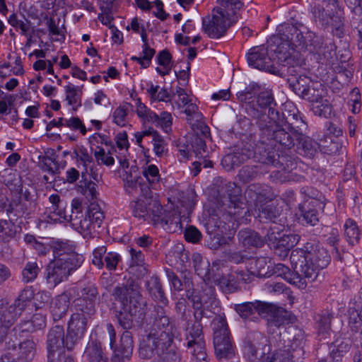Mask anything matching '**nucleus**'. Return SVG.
<instances>
[{
	"mask_svg": "<svg viewBox=\"0 0 362 362\" xmlns=\"http://www.w3.org/2000/svg\"><path fill=\"white\" fill-rule=\"evenodd\" d=\"M287 73L291 75L287 79L289 88L300 98L313 103H318L324 97L325 90L321 83L313 81L305 75L296 76L294 66L287 68Z\"/></svg>",
	"mask_w": 362,
	"mask_h": 362,
	"instance_id": "nucleus-9",
	"label": "nucleus"
},
{
	"mask_svg": "<svg viewBox=\"0 0 362 362\" xmlns=\"http://www.w3.org/2000/svg\"><path fill=\"white\" fill-rule=\"evenodd\" d=\"M95 315H89L86 311L75 310L68 322L66 332L67 350L71 351L75 345L83 337L88 322Z\"/></svg>",
	"mask_w": 362,
	"mask_h": 362,
	"instance_id": "nucleus-12",
	"label": "nucleus"
},
{
	"mask_svg": "<svg viewBox=\"0 0 362 362\" xmlns=\"http://www.w3.org/2000/svg\"><path fill=\"white\" fill-rule=\"evenodd\" d=\"M239 241L245 247H260L264 245V240L257 232L251 229H243L238 232Z\"/></svg>",
	"mask_w": 362,
	"mask_h": 362,
	"instance_id": "nucleus-27",
	"label": "nucleus"
},
{
	"mask_svg": "<svg viewBox=\"0 0 362 362\" xmlns=\"http://www.w3.org/2000/svg\"><path fill=\"white\" fill-rule=\"evenodd\" d=\"M8 22L14 28H19L23 35H28L30 23L28 20H25V22L22 19H20L16 13H12L9 16Z\"/></svg>",
	"mask_w": 362,
	"mask_h": 362,
	"instance_id": "nucleus-54",
	"label": "nucleus"
},
{
	"mask_svg": "<svg viewBox=\"0 0 362 362\" xmlns=\"http://www.w3.org/2000/svg\"><path fill=\"white\" fill-rule=\"evenodd\" d=\"M255 152V159L257 162L266 165H272L274 159L278 156V153L276 151L269 149L268 145L265 144V141H262L260 145L256 147Z\"/></svg>",
	"mask_w": 362,
	"mask_h": 362,
	"instance_id": "nucleus-29",
	"label": "nucleus"
},
{
	"mask_svg": "<svg viewBox=\"0 0 362 362\" xmlns=\"http://www.w3.org/2000/svg\"><path fill=\"white\" fill-rule=\"evenodd\" d=\"M97 148L98 150L96 149L94 152V156L98 163L105 164L108 166L114 164L115 160L113 157L109 156L111 153L110 151L106 153L102 147L98 146Z\"/></svg>",
	"mask_w": 362,
	"mask_h": 362,
	"instance_id": "nucleus-62",
	"label": "nucleus"
},
{
	"mask_svg": "<svg viewBox=\"0 0 362 362\" xmlns=\"http://www.w3.org/2000/svg\"><path fill=\"white\" fill-rule=\"evenodd\" d=\"M337 47L331 40H326V43L322 45L320 50L317 52L320 56H322L327 61H329L336 56Z\"/></svg>",
	"mask_w": 362,
	"mask_h": 362,
	"instance_id": "nucleus-59",
	"label": "nucleus"
},
{
	"mask_svg": "<svg viewBox=\"0 0 362 362\" xmlns=\"http://www.w3.org/2000/svg\"><path fill=\"white\" fill-rule=\"evenodd\" d=\"M344 238L349 245L354 246L360 243L361 230L354 220L346 219L344 225Z\"/></svg>",
	"mask_w": 362,
	"mask_h": 362,
	"instance_id": "nucleus-30",
	"label": "nucleus"
},
{
	"mask_svg": "<svg viewBox=\"0 0 362 362\" xmlns=\"http://www.w3.org/2000/svg\"><path fill=\"white\" fill-rule=\"evenodd\" d=\"M202 329V323L195 322H194L191 327L186 329V339L187 340V346H191L192 342L198 341V339H204Z\"/></svg>",
	"mask_w": 362,
	"mask_h": 362,
	"instance_id": "nucleus-44",
	"label": "nucleus"
},
{
	"mask_svg": "<svg viewBox=\"0 0 362 362\" xmlns=\"http://www.w3.org/2000/svg\"><path fill=\"white\" fill-rule=\"evenodd\" d=\"M170 261H173L175 263L184 264L189 261L188 252H187L182 244L175 245L170 250H169L167 255Z\"/></svg>",
	"mask_w": 362,
	"mask_h": 362,
	"instance_id": "nucleus-43",
	"label": "nucleus"
},
{
	"mask_svg": "<svg viewBox=\"0 0 362 362\" xmlns=\"http://www.w3.org/2000/svg\"><path fill=\"white\" fill-rule=\"evenodd\" d=\"M134 341L132 333L125 330L120 338L119 344L114 350L112 362H129L133 352Z\"/></svg>",
	"mask_w": 362,
	"mask_h": 362,
	"instance_id": "nucleus-20",
	"label": "nucleus"
},
{
	"mask_svg": "<svg viewBox=\"0 0 362 362\" xmlns=\"http://www.w3.org/2000/svg\"><path fill=\"white\" fill-rule=\"evenodd\" d=\"M284 226L281 224L270 226L264 238V243H267L270 248L276 250L277 244L284 234Z\"/></svg>",
	"mask_w": 362,
	"mask_h": 362,
	"instance_id": "nucleus-37",
	"label": "nucleus"
},
{
	"mask_svg": "<svg viewBox=\"0 0 362 362\" xmlns=\"http://www.w3.org/2000/svg\"><path fill=\"white\" fill-rule=\"evenodd\" d=\"M98 298V288L95 284L88 283L81 290L80 296L74 301L75 310L84 312L89 315H95V303Z\"/></svg>",
	"mask_w": 362,
	"mask_h": 362,
	"instance_id": "nucleus-15",
	"label": "nucleus"
},
{
	"mask_svg": "<svg viewBox=\"0 0 362 362\" xmlns=\"http://www.w3.org/2000/svg\"><path fill=\"white\" fill-rule=\"evenodd\" d=\"M66 93V100L69 106L72 107L74 111H76L81 106V95L82 88L75 86L74 84L69 83L64 87Z\"/></svg>",
	"mask_w": 362,
	"mask_h": 362,
	"instance_id": "nucleus-31",
	"label": "nucleus"
},
{
	"mask_svg": "<svg viewBox=\"0 0 362 362\" xmlns=\"http://www.w3.org/2000/svg\"><path fill=\"white\" fill-rule=\"evenodd\" d=\"M269 194L268 186L259 183L250 185L245 192V197L256 206L269 199Z\"/></svg>",
	"mask_w": 362,
	"mask_h": 362,
	"instance_id": "nucleus-25",
	"label": "nucleus"
},
{
	"mask_svg": "<svg viewBox=\"0 0 362 362\" xmlns=\"http://www.w3.org/2000/svg\"><path fill=\"white\" fill-rule=\"evenodd\" d=\"M267 339L261 334H255L245 343L244 354L250 362H263L270 351Z\"/></svg>",
	"mask_w": 362,
	"mask_h": 362,
	"instance_id": "nucleus-13",
	"label": "nucleus"
},
{
	"mask_svg": "<svg viewBox=\"0 0 362 362\" xmlns=\"http://www.w3.org/2000/svg\"><path fill=\"white\" fill-rule=\"evenodd\" d=\"M148 325H150L149 332L139 346V355L142 358H151L156 353L170 354L173 356L181 354L174 343V338L179 334L178 330L163 305L153 306Z\"/></svg>",
	"mask_w": 362,
	"mask_h": 362,
	"instance_id": "nucleus-1",
	"label": "nucleus"
},
{
	"mask_svg": "<svg viewBox=\"0 0 362 362\" xmlns=\"http://www.w3.org/2000/svg\"><path fill=\"white\" fill-rule=\"evenodd\" d=\"M121 260V256L115 252H107L104 257V264L105 263V267L109 271L115 270Z\"/></svg>",
	"mask_w": 362,
	"mask_h": 362,
	"instance_id": "nucleus-61",
	"label": "nucleus"
},
{
	"mask_svg": "<svg viewBox=\"0 0 362 362\" xmlns=\"http://www.w3.org/2000/svg\"><path fill=\"white\" fill-rule=\"evenodd\" d=\"M325 204L320 199L306 201L303 205L299 206L300 216L308 225L315 226L320 221V211H323Z\"/></svg>",
	"mask_w": 362,
	"mask_h": 362,
	"instance_id": "nucleus-18",
	"label": "nucleus"
},
{
	"mask_svg": "<svg viewBox=\"0 0 362 362\" xmlns=\"http://www.w3.org/2000/svg\"><path fill=\"white\" fill-rule=\"evenodd\" d=\"M215 355L218 360L231 359L235 355L231 336L213 339Z\"/></svg>",
	"mask_w": 362,
	"mask_h": 362,
	"instance_id": "nucleus-23",
	"label": "nucleus"
},
{
	"mask_svg": "<svg viewBox=\"0 0 362 362\" xmlns=\"http://www.w3.org/2000/svg\"><path fill=\"white\" fill-rule=\"evenodd\" d=\"M107 254V247L104 245L95 248L93 252L92 262L99 269L104 266V257Z\"/></svg>",
	"mask_w": 362,
	"mask_h": 362,
	"instance_id": "nucleus-63",
	"label": "nucleus"
},
{
	"mask_svg": "<svg viewBox=\"0 0 362 362\" xmlns=\"http://www.w3.org/2000/svg\"><path fill=\"white\" fill-rule=\"evenodd\" d=\"M115 300L119 301L124 309L139 317L144 313L145 302L139 291V285L133 280L129 279L124 284L116 286L112 293Z\"/></svg>",
	"mask_w": 362,
	"mask_h": 362,
	"instance_id": "nucleus-10",
	"label": "nucleus"
},
{
	"mask_svg": "<svg viewBox=\"0 0 362 362\" xmlns=\"http://www.w3.org/2000/svg\"><path fill=\"white\" fill-rule=\"evenodd\" d=\"M39 267L36 262H28L23 270V281L26 283L35 280L39 272Z\"/></svg>",
	"mask_w": 362,
	"mask_h": 362,
	"instance_id": "nucleus-58",
	"label": "nucleus"
},
{
	"mask_svg": "<svg viewBox=\"0 0 362 362\" xmlns=\"http://www.w3.org/2000/svg\"><path fill=\"white\" fill-rule=\"evenodd\" d=\"M66 341V334L65 335L64 329L62 326L56 325L52 327L47 334V352L60 351L63 348H66L67 349Z\"/></svg>",
	"mask_w": 362,
	"mask_h": 362,
	"instance_id": "nucleus-21",
	"label": "nucleus"
},
{
	"mask_svg": "<svg viewBox=\"0 0 362 362\" xmlns=\"http://www.w3.org/2000/svg\"><path fill=\"white\" fill-rule=\"evenodd\" d=\"M269 267L265 257L250 259L248 271L253 276L264 277L268 274Z\"/></svg>",
	"mask_w": 362,
	"mask_h": 362,
	"instance_id": "nucleus-36",
	"label": "nucleus"
},
{
	"mask_svg": "<svg viewBox=\"0 0 362 362\" xmlns=\"http://www.w3.org/2000/svg\"><path fill=\"white\" fill-rule=\"evenodd\" d=\"M307 43L303 47L309 49L310 52L317 53L318 50L322 47V45L326 43V40L323 37L317 35L316 33L312 31H308L306 35L304 36Z\"/></svg>",
	"mask_w": 362,
	"mask_h": 362,
	"instance_id": "nucleus-40",
	"label": "nucleus"
},
{
	"mask_svg": "<svg viewBox=\"0 0 362 362\" xmlns=\"http://www.w3.org/2000/svg\"><path fill=\"white\" fill-rule=\"evenodd\" d=\"M261 218H265L275 223L276 219L280 216L281 211L274 203L262 206L260 204L259 208Z\"/></svg>",
	"mask_w": 362,
	"mask_h": 362,
	"instance_id": "nucleus-45",
	"label": "nucleus"
},
{
	"mask_svg": "<svg viewBox=\"0 0 362 362\" xmlns=\"http://www.w3.org/2000/svg\"><path fill=\"white\" fill-rule=\"evenodd\" d=\"M21 314L22 312L13 304L8 307L0 305V344L6 339L11 328Z\"/></svg>",
	"mask_w": 362,
	"mask_h": 362,
	"instance_id": "nucleus-17",
	"label": "nucleus"
},
{
	"mask_svg": "<svg viewBox=\"0 0 362 362\" xmlns=\"http://www.w3.org/2000/svg\"><path fill=\"white\" fill-rule=\"evenodd\" d=\"M247 60L248 64L255 69L272 74H276L277 71L269 54L267 47L264 45L251 48L247 54Z\"/></svg>",
	"mask_w": 362,
	"mask_h": 362,
	"instance_id": "nucleus-14",
	"label": "nucleus"
},
{
	"mask_svg": "<svg viewBox=\"0 0 362 362\" xmlns=\"http://www.w3.org/2000/svg\"><path fill=\"white\" fill-rule=\"evenodd\" d=\"M274 273L277 276H281L286 281L289 282L291 284L295 285L300 289H305L307 286V281L303 275L300 274V272H298L295 271V273H293L290 269L283 264H276L274 267Z\"/></svg>",
	"mask_w": 362,
	"mask_h": 362,
	"instance_id": "nucleus-22",
	"label": "nucleus"
},
{
	"mask_svg": "<svg viewBox=\"0 0 362 362\" xmlns=\"http://www.w3.org/2000/svg\"><path fill=\"white\" fill-rule=\"evenodd\" d=\"M33 297L34 293L30 288H24L15 300L13 305H16L18 310L23 313L25 308L30 303Z\"/></svg>",
	"mask_w": 362,
	"mask_h": 362,
	"instance_id": "nucleus-47",
	"label": "nucleus"
},
{
	"mask_svg": "<svg viewBox=\"0 0 362 362\" xmlns=\"http://www.w3.org/2000/svg\"><path fill=\"white\" fill-rule=\"evenodd\" d=\"M9 352H12V355L16 357L18 362H30L31 361L36 352V344L32 339H26L18 344V347L13 346Z\"/></svg>",
	"mask_w": 362,
	"mask_h": 362,
	"instance_id": "nucleus-24",
	"label": "nucleus"
},
{
	"mask_svg": "<svg viewBox=\"0 0 362 362\" xmlns=\"http://www.w3.org/2000/svg\"><path fill=\"white\" fill-rule=\"evenodd\" d=\"M146 290L149 295L155 300L161 303L163 305H167L168 300L165 296L160 279L156 276H151L145 283Z\"/></svg>",
	"mask_w": 362,
	"mask_h": 362,
	"instance_id": "nucleus-26",
	"label": "nucleus"
},
{
	"mask_svg": "<svg viewBox=\"0 0 362 362\" xmlns=\"http://www.w3.org/2000/svg\"><path fill=\"white\" fill-rule=\"evenodd\" d=\"M277 308V306L272 303L258 300L256 301V313H257L259 316L266 318L267 322L269 321V318L272 317Z\"/></svg>",
	"mask_w": 362,
	"mask_h": 362,
	"instance_id": "nucleus-53",
	"label": "nucleus"
},
{
	"mask_svg": "<svg viewBox=\"0 0 362 362\" xmlns=\"http://www.w3.org/2000/svg\"><path fill=\"white\" fill-rule=\"evenodd\" d=\"M52 251L54 258L62 257L69 254H76L74 252V248L72 246L62 241H57L54 243L52 245Z\"/></svg>",
	"mask_w": 362,
	"mask_h": 362,
	"instance_id": "nucleus-56",
	"label": "nucleus"
},
{
	"mask_svg": "<svg viewBox=\"0 0 362 362\" xmlns=\"http://www.w3.org/2000/svg\"><path fill=\"white\" fill-rule=\"evenodd\" d=\"M144 176L146 178L149 184H154L159 181V170L155 165L147 166L143 171Z\"/></svg>",
	"mask_w": 362,
	"mask_h": 362,
	"instance_id": "nucleus-64",
	"label": "nucleus"
},
{
	"mask_svg": "<svg viewBox=\"0 0 362 362\" xmlns=\"http://www.w3.org/2000/svg\"><path fill=\"white\" fill-rule=\"evenodd\" d=\"M333 313L329 310H324L317 317V323L320 332H325L330 329L331 320Z\"/></svg>",
	"mask_w": 362,
	"mask_h": 362,
	"instance_id": "nucleus-55",
	"label": "nucleus"
},
{
	"mask_svg": "<svg viewBox=\"0 0 362 362\" xmlns=\"http://www.w3.org/2000/svg\"><path fill=\"white\" fill-rule=\"evenodd\" d=\"M295 163L291 160V157L287 155H279L275 157L272 166L281 168L285 171H290L293 170Z\"/></svg>",
	"mask_w": 362,
	"mask_h": 362,
	"instance_id": "nucleus-57",
	"label": "nucleus"
},
{
	"mask_svg": "<svg viewBox=\"0 0 362 362\" xmlns=\"http://www.w3.org/2000/svg\"><path fill=\"white\" fill-rule=\"evenodd\" d=\"M114 313L118 324L123 329L128 330L134 327V320L136 315L133 314V313H130L127 309H124L122 306H121L119 309H115Z\"/></svg>",
	"mask_w": 362,
	"mask_h": 362,
	"instance_id": "nucleus-38",
	"label": "nucleus"
},
{
	"mask_svg": "<svg viewBox=\"0 0 362 362\" xmlns=\"http://www.w3.org/2000/svg\"><path fill=\"white\" fill-rule=\"evenodd\" d=\"M235 22L223 8H214L212 16L203 18L204 32L211 38L218 39L223 36L227 29Z\"/></svg>",
	"mask_w": 362,
	"mask_h": 362,
	"instance_id": "nucleus-11",
	"label": "nucleus"
},
{
	"mask_svg": "<svg viewBox=\"0 0 362 362\" xmlns=\"http://www.w3.org/2000/svg\"><path fill=\"white\" fill-rule=\"evenodd\" d=\"M213 339L230 336V332L224 314L216 315L211 322Z\"/></svg>",
	"mask_w": 362,
	"mask_h": 362,
	"instance_id": "nucleus-34",
	"label": "nucleus"
},
{
	"mask_svg": "<svg viewBox=\"0 0 362 362\" xmlns=\"http://www.w3.org/2000/svg\"><path fill=\"white\" fill-rule=\"evenodd\" d=\"M214 185L218 186L217 192H226L231 202H233V198H236L240 194L241 190L235 182H223L222 179L218 177L215 180Z\"/></svg>",
	"mask_w": 362,
	"mask_h": 362,
	"instance_id": "nucleus-39",
	"label": "nucleus"
},
{
	"mask_svg": "<svg viewBox=\"0 0 362 362\" xmlns=\"http://www.w3.org/2000/svg\"><path fill=\"white\" fill-rule=\"evenodd\" d=\"M311 110L313 113L319 117H328L332 113V105L324 97L319 100L318 103L311 104Z\"/></svg>",
	"mask_w": 362,
	"mask_h": 362,
	"instance_id": "nucleus-46",
	"label": "nucleus"
},
{
	"mask_svg": "<svg viewBox=\"0 0 362 362\" xmlns=\"http://www.w3.org/2000/svg\"><path fill=\"white\" fill-rule=\"evenodd\" d=\"M349 349V343L348 340L337 339L333 343V348L331 351V356L334 361L339 362L341 361L344 353Z\"/></svg>",
	"mask_w": 362,
	"mask_h": 362,
	"instance_id": "nucleus-49",
	"label": "nucleus"
},
{
	"mask_svg": "<svg viewBox=\"0 0 362 362\" xmlns=\"http://www.w3.org/2000/svg\"><path fill=\"white\" fill-rule=\"evenodd\" d=\"M206 139L199 136V132L192 137L191 146L197 157L204 158L206 153Z\"/></svg>",
	"mask_w": 362,
	"mask_h": 362,
	"instance_id": "nucleus-52",
	"label": "nucleus"
},
{
	"mask_svg": "<svg viewBox=\"0 0 362 362\" xmlns=\"http://www.w3.org/2000/svg\"><path fill=\"white\" fill-rule=\"evenodd\" d=\"M185 284L186 297L192 303L193 309L198 308L199 306H213L214 305L216 306L218 302L211 288H209L207 293L201 294L199 291L190 287L192 281L189 279L185 278Z\"/></svg>",
	"mask_w": 362,
	"mask_h": 362,
	"instance_id": "nucleus-16",
	"label": "nucleus"
},
{
	"mask_svg": "<svg viewBox=\"0 0 362 362\" xmlns=\"http://www.w3.org/2000/svg\"><path fill=\"white\" fill-rule=\"evenodd\" d=\"M152 144L153 146V152L158 157H162L165 152L167 151V143L163 137L160 135L157 131L153 130L152 132Z\"/></svg>",
	"mask_w": 362,
	"mask_h": 362,
	"instance_id": "nucleus-51",
	"label": "nucleus"
},
{
	"mask_svg": "<svg viewBox=\"0 0 362 362\" xmlns=\"http://www.w3.org/2000/svg\"><path fill=\"white\" fill-rule=\"evenodd\" d=\"M262 165H245L243 166L238 173L240 180L243 182H248L257 177L263 173L262 170Z\"/></svg>",
	"mask_w": 362,
	"mask_h": 362,
	"instance_id": "nucleus-42",
	"label": "nucleus"
},
{
	"mask_svg": "<svg viewBox=\"0 0 362 362\" xmlns=\"http://www.w3.org/2000/svg\"><path fill=\"white\" fill-rule=\"evenodd\" d=\"M288 322V313L282 308L278 307L272 317L269 318L268 325L271 327H279Z\"/></svg>",
	"mask_w": 362,
	"mask_h": 362,
	"instance_id": "nucleus-50",
	"label": "nucleus"
},
{
	"mask_svg": "<svg viewBox=\"0 0 362 362\" xmlns=\"http://www.w3.org/2000/svg\"><path fill=\"white\" fill-rule=\"evenodd\" d=\"M293 269L305 278L308 283L317 280L320 271L330 262L327 251L313 243H307L303 248L293 250L290 256Z\"/></svg>",
	"mask_w": 362,
	"mask_h": 362,
	"instance_id": "nucleus-4",
	"label": "nucleus"
},
{
	"mask_svg": "<svg viewBox=\"0 0 362 362\" xmlns=\"http://www.w3.org/2000/svg\"><path fill=\"white\" fill-rule=\"evenodd\" d=\"M180 207L177 206L175 209L174 204L171 203L163 209L156 199H139L131 203V208L135 217L150 219L153 225L170 230L173 225L177 227L181 223V214L185 212L182 208L188 213L192 210V204L189 201L187 204L180 202Z\"/></svg>",
	"mask_w": 362,
	"mask_h": 362,
	"instance_id": "nucleus-3",
	"label": "nucleus"
},
{
	"mask_svg": "<svg viewBox=\"0 0 362 362\" xmlns=\"http://www.w3.org/2000/svg\"><path fill=\"white\" fill-rule=\"evenodd\" d=\"M277 31L278 35L274 37L277 47L274 52L278 54V59L284 67L295 66L298 63L292 57L290 50L293 51L297 47H304L307 43L303 32L297 25L290 23L279 25Z\"/></svg>",
	"mask_w": 362,
	"mask_h": 362,
	"instance_id": "nucleus-6",
	"label": "nucleus"
},
{
	"mask_svg": "<svg viewBox=\"0 0 362 362\" xmlns=\"http://www.w3.org/2000/svg\"><path fill=\"white\" fill-rule=\"evenodd\" d=\"M260 91V86L257 83H250L244 90L238 92L237 98L240 103H245L247 114L256 120L261 134L268 127L272 126V120L276 119L278 111L272 105H276L271 90Z\"/></svg>",
	"mask_w": 362,
	"mask_h": 362,
	"instance_id": "nucleus-2",
	"label": "nucleus"
},
{
	"mask_svg": "<svg viewBox=\"0 0 362 362\" xmlns=\"http://www.w3.org/2000/svg\"><path fill=\"white\" fill-rule=\"evenodd\" d=\"M82 262L83 256L78 254H69L54 258L46 268L47 282L55 286L66 281L71 272L77 269Z\"/></svg>",
	"mask_w": 362,
	"mask_h": 362,
	"instance_id": "nucleus-8",
	"label": "nucleus"
},
{
	"mask_svg": "<svg viewBox=\"0 0 362 362\" xmlns=\"http://www.w3.org/2000/svg\"><path fill=\"white\" fill-rule=\"evenodd\" d=\"M315 6L311 9L315 23L322 28H332L334 35L341 38L345 35L344 19L337 0H311Z\"/></svg>",
	"mask_w": 362,
	"mask_h": 362,
	"instance_id": "nucleus-7",
	"label": "nucleus"
},
{
	"mask_svg": "<svg viewBox=\"0 0 362 362\" xmlns=\"http://www.w3.org/2000/svg\"><path fill=\"white\" fill-rule=\"evenodd\" d=\"M276 119L272 120V126L268 127L264 132L267 140H273L282 148L291 149L294 147L296 136H302V132L306 129L307 124L299 115L297 110L285 111L280 115L278 112Z\"/></svg>",
	"mask_w": 362,
	"mask_h": 362,
	"instance_id": "nucleus-5",
	"label": "nucleus"
},
{
	"mask_svg": "<svg viewBox=\"0 0 362 362\" xmlns=\"http://www.w3.org/2000/svg\"><path fill=\"white\" fill-rule=\"evenodd\" d=\"M234 309L241 318L249 319L256 313V301L235 304Z\"/></svg>",
	"mask_w": 362,
	"mask_h": 362,
	"instance_id": "nucleus-48",
	"label": "nucleus"
},
{
	"mask_svg": "<svg viewBox=\"0 0 362 362\" xmlns=\"http://www.w3.org/2000/svg\"><path fill=\"white\" fill-rule=\"evenodd\" d=\"M293 139L294 146L296 144L297 148L301 149L305 155L310 157L317 151L318 144L303 132H302V136H296Z\"/></svg>",
	"mask_w": 362,
	"mask_h": 362,
	"instance_id": "nucleus-33",
	"label": "nucleus"
},
{
	"mask_svg": "<svg viewBox=\"0 0 362 362\" xmlns=\"http://www.w3.org/2000/svg\"><path fill=\"white\" fill-rule=\"evenodd\" d=\"M255 149L251 145H245L235 152L229 153L223 157L221 160L222 165L228 170L239 166L241 163L247 160L255 158Z\"/></svg>",
	"mask_w": 362,
	"mask_h": 362,
	"instance_id": "nucleus-19",
	"label": "nucleus"
},
{
	"mask_svg": "<svg viewBox=\"0 0 362 362\" xmlns=\"http://www.w3.org/2000/svg\"><path fill=\"white\" fill-rule=\"evenodd\" d=\"M49 200L52 204V208H50L51 212L56 214L60 218L67 219L66 211V209H62V202L58 194H52Z\"/></svg>",
	"mask_w": 362,
	"mask_h": 362,
	"instance_id": "nucleus-60",
	"label": "nucleus"
},
{
	"mask_svg": "<svg viewBox=\"0 0 362 362\" xmlns=\"http://www.w3.org/2000/svg\"><path fill=\"white\" fill-rule=\"evenodd\" d=\"M298 238L296 235L284 234L279 241L275 253L281 257H286L290 250L298 243Z\"/></svg>",
	"mask_w": 362,
	"mask_h": 362,
	"instance_id": "nucleus-35",
	"label": "nucleus"
},
{
	"mask_svg": "<svg viewBox=\"0 0 362 362\" xmlns=\"http://www.w3.org/2000/svg\"><path fill=\"white\" fill-rule=\"evenodd\" d=\"M69 306V298L67 294L58 296L52 302L50 310L54 321H57L65 316Z\"/></svg>",
	"mask_w": 362,
	"mask_h": 362,
	"instance_id": "nucleus-28",
	"label": "nucleus"
},
{
	"mask_svg": "<svg viewBox=\"0 0 362 362\" xmlns=\"http://www.w3.org/2000/svg\"><path fill=\"white\" fill-rule=\"evenodd\" d=\"M84 356L88 362H108L99 342L92 341L88 344L84 352Z\"/></svg>",
	"mask_w": 362,
	"mask_h": 362,
	"instance_id": "nucleus-32",
	"label": "nucleus"
},
{
	"mask_svg": "<svg viewBox=\"0 0 362 362\" xmlns=\"http://www.w3.org/2000/svg\"><path fill=\"white\" fill-rule=\"evenodd\" d=\"M187 347L190 349L192 357L197 362H208L204 339H198L192 342L191 346Z\"/></svg>",
	"mask_w": 362,
	"mask_h": 362,
	"instance_id": "nucleus-41",
	"label": "nucleus"
}]
</instances>
